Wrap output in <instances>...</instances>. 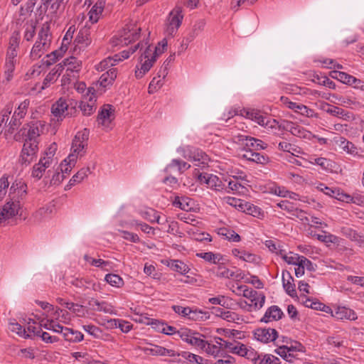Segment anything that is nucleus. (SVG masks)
I'll use <instances>...</instances> for the list:
<instances>
[{"mask_svg":"<svg viewBox=\"0 0 364 364\" xmlns=\"http://www.w3.org/2000/svg\"><path fill=\"white\" fill-rule=\"evenodd\" d=\"M40 326L41 328L43 327L44 328L50 331H53L55 333H60L62 331V325L57 323L55 320H41L40 321Z\"/></svg>","mask_w":364,"mask_h":364,"instance_id":"603ef678","label":"nucleus"},{"mask_svg":"<svg viewBox=\"0 0 364 364\" xmlns=\"http://www.w3.org/2000/svg\"><path fill=\"white\" fill-rule=\"evenodd\" d=\"M277 206L280 208L281 209L287 210L289 213L294 212V211L296 212L297 217H299V214H302L304 213L301 210H298V209L295 208L294 205L288 200H282L281 202L277 203ZM293 215H294V213ZM295 215H296V214H295Z\"/></svg>","mask_w":364,"mask_h":364,"instance_id":"e2e57ef3","label":"nucleus"},{"mask_svg":"<svg viewBox=\"0 0 364 364\" xmlns=\"http://www.w3.org/2000/svg\"><path fill=\"white\" fill-rule=\"evenodd\" d=\"M265 301V296L261 292L257 291V295H255L252 299L249 308L247 309V311H252L253 309L257 310L261 309Z\"/></svg>","mask_w":364,"mask_h":364,"instance_id":"a19ab883","label":"nucleus"},{"mask_svg":"<svg viewBox=\"0 0 364 364\" xmlns=\"http://www.w3.org/2000/svg\"><path fill=\"white\" fill-rule=\"evenodd\" d=\"M141 215L144 219L149 221L150 223H154V222H156L158 223H160L159 222L160 216L157 214V213L154 209L149 208L146 210L141 211Z\"/></svg>","mask_w":364,"mask_h":364,"instance_id":"680f3d73","label":"nucleus"},{"mask_svg":"<svg viewBox=\"0 0 364 364\" xmlns=\"http://www.w3.org/2000/svg\"><path fill=\"white\" fill-rule=\"evenodd\" d=\"M331 77L348 85H350L353 79V76L350 75L346 73L337 70H334L332 72Z\"/></svg>","mask_w":364,"mask_h":364,"instance_id":"bf43d9fd","label":"nucleus"},{"mask_svg":"<svg viewBox=\"0 0 364 364\" xmlns=\"http://www.w3.org/2000/svg\"><path fill=\"white\" fill-rule=\"evenodd\" d=\"M232 254L239 259L245 261L247 262L250 263H258L259 257L250 252H246L245 250H240L239 249H233L232 250Z\"/></svg>","mask_w":364,"mask_h":364,"instance_id":"f704fd0d","label":"nucleus"},{"mask_svg":"<svg viewBox=\"0 0 364 364\" xmlns=\"http://www.w3.org/2000/svg\"><path fill=\"white\" fill-rule=\"evenodd\" d=\"M309 162L311 164H316L321 166L324 170L331 169L332 167V162L331 160L323 157L314 158L311 157Z\"/></svg>","mask_w":364,"mask_h":364,"instance_id":"052dcab7","label":"nucleus"},{"mask_svg":"<svg viewBox=\"0 0 364 364\" xmlns=\"http://www.w3.org/2000/svg\"><path fill=\"white\" fill-rule=\"evenodd\" d=\"M281 102L289 109L294 110L295 112L306 117H316L317 114L314 109L309 108L306 105L289 100L287 97H281Z\"/></svg>","mask_w":364,"mask_h":364,"instance_id":"f8f14e48","label":"nucleus"},{"mask_svg":"<svg viewBox=\"0 0 364 364\" xmlns=\"http://www.w3.org/2000/svg\"><path fill=\"white\" fill-rule=\"evenodd\" d=\"M59 333L62 334L65 340L70 342H80L82 341L84 338L83 334L81 332L63 326L62 331H60Z\"/></svg>","mask_w":364,"mask_h":364,"instance_id":"b1692460","label":"nucleus"},{"mask_svg":"<svg viewBox=\"0 0 364 364\" xmlns=\"http://www.w3.org/2000/svg\"><path fill=\"white\" fill-rule=\"evenodd\" d=\"M190 167V164L182 160L173 159L171 162L166 166V171H168L170 168H177L179 172H183L184 171L188 170Z\"/></svg>","mask_w":364,"mask_h":364,"instance_id":"4d7b16f0","label":"nucleus"},{"mask_svg":"<svg viewBox=\"0 0 364 364\" xmlns=\"http://www.w3.org/2000/svg\"><path fill=\"white\" fill-rule=\"evenodd\" d=\"M75 31V28L74 26H70L67 31L62 43V46L60 48V51L66 50L68 48V45L70 44L73 37L74 32Z\"/></svg>","mask_w":364,"mask_h":364,"instance_id":"774afa93","label":"nucleus"},{"mask_svg":"<svg viewBox=\"0 0 364 364\" xmlns=\"http://www.w3.org/2000/svg\"><path fill=\"white\" fill-rule=\"evenodd\" d=\"M9 328L11 331L16 333L19 336L23 337L25 338H32V335L27 334L26 328H23L21 324L16 322L14 319L10 321L9 323Z\"/></svg>","mask_w":364,"mask_h":364,"instance_id":"a18cd8bd","label":"nucleus"},{"mask_svg":"<svg viewBox=\"0 0 364 364\" xmlns=\"http://www.w3.org/2000/svg\"><path fill=\"white\" fill-rule=\"evenodd\" d=\"M254 336L257 340L262 343H269L276 340L277 331L274 328H261L255 331Z\"/></svg>","mask_w":364,"mask_h":364,"instance_id":"6ab92c4d","label":"nucleus"},{"mask_svg":"<svg viewBox=\"0 0 364 364\" xmlns=\"http://www.w3.org/2000/svg\"><path fill=\"white\" fill-rule=\"evenodd\" d=\"M178 355H181L183 358L188 360L190 363H194L196 364H210L209 360L190 352H182L181 354H179Z\"/></svg>","mask_w":364,"mask_h":364,"instance_id":"09e8293b","label":"nucleus"},{"mask_svg":"<svg viewBox=\"0 0 364 364\" xmlns=\"http://www.w3.org/2000/svg\"><path fill=\"white\" fill-rule=\"evenodd\" d=\"M198 180L201 183H205L208 188L215 190L220 191L223 189V184L221 180L215 175L200 173L198 176Z\"/></svg>","mask_w":364,"mask_h":364,"instance_id":"a211bd4d","label":"nucleus"},{"mask_svg":"<svg viewBox=\"0 0 364 364\" xmlns=\"http://www.w3.org/2000/svg\"><path fill=\"white\" fill-rule=\"evenodd\" d=\"M23 40L28 42L31 41L36 33V23L33 21H27L23 26Z\"/></svg>","mask_w":364,"mask_h":364,"instance_id":"c03bdc74","label":"nucleus"},{"mask_svg":"<svg viewBox=\"0 0 364 364\" xmlns=\"http://www.w3.org/2000/svg\"><path fill=\"white\" fill-rule=\"evenodd\" d=\"M166 69V67L161 68L159 72V75L152 79L149 86V93H154L163 85V80L167 74Z\"/></svg>","mask_w":364,"mask_h":364,"instance_id":"2f4dec72","label":"nucleus"},{"mask_svg":"<svg viewBox=\"0 0 364 364\" xmlns=\"http://www.w3.org/2000/svg\"><path fill=\"white\" fill-rule=\"evenodd\" d=\"M89 134L90 131L87 129H84L76 134L73 141L71 153L61 162L58 168L62 174L70 173L75 167L77 159L85 155Z\"/></svg>","mask_w":364,"mask_h":364,"instance_id":"f257e3e1","label":"nucleus"},{"mask_svg":"<svg viewBox=\"0 0 364 364\" xmlns=\"http://www.w3.org/2000/svg\"><path fill=\"white\" fill-rule=\"evenodd\" d=\"M139 348L146 355L168 357H175L179 355V353L173 349H168L156 345L149 344V346H139Z\"/></svg>","mask_w":364,"mask_h":364,"instance_id":"ddd939ff","label":"nucleus"},{"mask_svg":"<svg viewBox=\"0 0 364 364\" xmlns=\"http://www.w3.org/2000/svg\"><path fill=\"white\" fill-rule=\"evenodd\" d=\"M173 204L185 211H188L192 208V200L188 198L176 197Z\"/></svg>","mask_w":364,"mask_h":364,"instance_id":"8fccbe9b","label":"nucleus"},{"mask_svg":"<svg viewBox=\"0 0 364 364\" xmlns=\"http://www.w3.org/2000/svg\"><path fill=\"white\" fill-rule=\"evenodd\" d=\"M184 17L181 6L176 5L169 12L165 22V34L167 36H174L181 26Z\"/></svg>","mask_w":364,"mask_h":364,"instance_id":"20e7f679","label":"nucleus"},{"mask_svg":"<svg viewBox=\"0 0 364 364\" xmlns=\"http://www.w3.org/2000/svg\"><path fill=\"white\" fill-rule=\"evenodd\" d=\"M156 60V56L153 55V49L148 46L141 56L140 68H137L135 70L136 77L141 78L150 70Z\"/></svg>","mask_w":364,"mask_h":364,"instance_id":"6e6552de","label":"nucleus"},{"mask_svg":"<svg viewBox=\"0 0 364 364\" xmlns=\"http://www.w3.org/2000/svg\"><path fill=\"white\" fill-rule=\"evenodd\" d=\"M43 124L41 122H36L26 125V127H23L21 131L22 134L26 136V139L29 141L34 140L36 137L43 131Z\"/></svg>","mask_w":364,"mask_h":364,"instance_id":"f3484780","label":"nucleus"},{"mask_svg":"<svg viewBox=\"0 0 364 364\" xmlns=\"http://www.w3.org/2000/svg\"><path fill=\"white\" fill-rule=\"evenodd\" d=\"M316 188L325 193L327 196H329L332 198H334L338 200L343 201V200H348L349 197L348 196V194L344 193L343 191H341L339 188H332L330 187L326 186L323 183H319Z\"/></svg>","mask_w":364,"mask_h":364,"instance_id":"4be33fe9","label":"nucleus"},{"mask_svg":"<svg viewBox=\"0 0 364 364\" xmlns=\"http://www.w3.org/2000/svg\"><path fill=\"white\" fill-rule=\"evenodd\" d=\"M198 257L202 258L211 264H220L225 260L224 257L219 253L212 252L196 253Z\"/></svg>","mask_w":364,"mask_h":364,"instance_id":"4c0bfd02","label":"nucleus"},{"mask_svg":"<svg viewBox=\"0 0 364 364\" xmlns=\"http://www.w3.org/2000/svg\"><path fill=\"white\" fill-rule=\"evenodd\" d=\"M70 283L80 290L93 289L97 291V284L90 279L75 278Z\"/></svg>","mask_w":364,"mask_h":364,"instance_id":"72a5a7b5","label":"nucleus"},{"mask_svg":"<svg viewBox=\"0 0 364 364\" xmlns=\"http://www.w3.org/2000/svg\"><path fill=\"white\" fill-rule=\"evenodd\" d=\"M326 112L332 116L338 117L341 119H347L350 118V113L346 112L341 108L335 106H328Z\"/></svg>","mask_w":364,"mask_h":364,"instance_id":"3c124183","label":"nucleus"},{"mask_svg":"<svg viewBox=\"0 0 364 364\" xmlns=\"http://www.w3.org/2000/svg\"><path fill=\"white\" fill-rule=\"evenodd\" d=\"M51 20L46 21L39 27L35 43L31 48L30 57L33 60H37L50 50L53 41V35L50 31Z\"/></svg>","mask_w":364,"mask_h":364,"instance_id":"7ed1b4c3","label":"nucleus"},{"mask_svg":"<svg viewBox=\"0 0 364 364\" xmlns=\"http://www.w3.org/2000/svg\"><path fill=\"white\" fill-rule=\"evenodd\" d=\"M222 348L223 347L220 344V340L216 341V344L208 343L204 340V345L199 347V349L203 350L208 355L214 358L218 357L220 355Z\"/></svg>","mask_w":364,"mask_h":364,"instance_id":"7c9ffc66","label":"nucleus"},{"mask_svg":"<svg viewBox=\"0 0 364 364\" xmlns=\"http://www.w3.org/2000/svg\"><path fill=\"white\" fill-rule=\"evenodd\" d=\"M283 316V311L277 306H272L267 309L264 316L261 318V321L269 323L277 321Z\"/></svg>","mask_w":364,"mask_h":364,"instance_id":"393cba45","label":"nucleus"},{"mask_svg":"<svg viewBox=\"0 0 364 364\" xmlns=\"http://www.w3.org/2000/svg\"><path fill=\"white\" fill-rule=\"evenodd\" d=\"M114 119V109L110 105H103L97 115V122L104 129L112 128V122Z\"/></svg>","mask_w":364,"mask_h":364,"instance_id":"9b49d317","label":"nucleus"},{"mask_svg":"<svg viewBox=\"0 0 364 364\" xmlns=\"http://www.w3.org/2000/svg\"><path fill=\"white\" fill-rule=\"evenodd\" d=\"M25 140L26 141L22 149L21 156L25 162L29 163L37 152L38 145L35 140L33 141L27 140V139Z\"/></svg>","mask_w":364,"mask_h":364,"instance_id":"412c9836","label":"nucleus"},{"mask_svg":"<svg viewBox=\"0 0 364 364\" xmlns=\"http://www.w3.org/2000/svg\"><path fill=\"white\" fill-rule=\"evenodd\" d=\"M105 280L110 285L116 287H120L123 285V279L117 274H108L105 276Z\"/></svg>","mask_w":364,"mask_h":364,"instance_id":"338daca9","label":"nucleus"},{"mask_svg":"<svg viewBox=\"0 0 364 364\" xmlns=\"http://www.w3.org/2000/svg\"><path fill=\"white\" fill-rule=\"evenodd\" d=\"M282 284L286 292L291 296L296 294L294 278L288 271L282 272Z\"/></svg>","mask_w":364,"mask_h":364,"instance_id":"c756f323","label":"nucleus"},{"mask_svg":"<svg viewBox=\"0 0 364 364\" xmlns=\"http://www.w3.org/2000/svg\"><path fill=\"white\" fill-rule=\"evenodd\" d=\"M95 92V90L94 87H88L87 93L84 95L80 102L79 107L85 116H90L97 109Z\"/></svg>","mask_w":364,"mask_h":364,"instance_id":"9d476101","label":"nucleus"},{"mask_svg":"<svg viewBox=\"0 0 364 364\" xmlns=\"http://www.w3.org/2000/svg\"><path fill=\"white\" fill-rule=\"evenodd\" d=\"M218 340H220V344L224 349H226L229 353L237 355L239 356H243L244 353H247L245 350L247 346L236 341H228L223 340L220 338H218Z\"/></svg>","mask_w":364,"mask_h":364,"instance_id":"2eb2a0df","label":"nucleus"},{"mask_svg":"<svg viewBox=\"0 0 364 364\" xmlns=\"http://www.w3.org/2000/svg\"><path fill=\"white\" fill-rule=\"evenodd\" d=\"M119 61H122V58H119V55H115L113 57H107L97 64L95 68L99 72H103L105 70H109V69H112V67Z\"/></svg>","mask_w":364,"mask_h":364,"instance_id":"cd10ccee","label":"nucleus"},{"mask_svg":"<svg viewBox=\"0 0 364 364\" xmlns=\"http://www.w3.org/2000/svg\"><path fill=\"white\" fill-rule=\"evenodd\" d=\"M27 334H31L32 338L36 337L38 334L41 333V328L40 326V323L37 324L36 322L33 321L32 319H29L27 324Z\"/></svg>","mask_w":364,"mask_h":364,"instance_id":"69168bd1","label":"nucleus"},{"mask_svg":"<svg viewBox=\"0 0 364 364\" xmlns=\"http://www.w3.org/2000/svg\"><path fill=\"white\" fill-rule=\"evenodd\" d=\"M183 156L195 162V166H199L200 164H207L208 156L199 149L189 151L188 154H185Z\"/></svg>","mask_w":364,"mask_h":364,"instance_id":"5701e85b","label":"nucleus"},{"mask_svg":"<svg viewBox=\"0 0 364 364\" xmlns=\"http://www.w3.org/2000/svg\"><path fill=\"white\" fill-rule=\"evenodd\" d=\"M209 318V314L208 312L198 310L197 309H190V313L188 314V319L191 321H205Z\"/></svg>","mask_w":364,"mask_h":364,"instance_id":"49530a36","label":"nucleus"},{"mask_svg":"<svg viewBox=\"0 0 364 364\" xmlns=\"http://www.w3.org/2000/svg\"><path fill=\"white\" fill-rule=\"evenodd\" d=\"M30 105V100H25L21 102L14 110L11 120L9 122V132L13 133L22 124V119L27 114Z\"/></svg>","mask_w":364,"mask_h":364,"instance_id":"423d86ee","label":"nucleus"},{"mask_svg":"<svg viewBox=\"0 0 364 364\" xmlns=\"http://www.w3.org/2000/svg\"><path fill=\"white\" fill-rule=\"evenodd\" d=\"M64 65L66 72L77 73L81 69L82 63L76 58L70 57L64 60Z\"/></svg>","mask_w":364,"mask_h":364,"instance_id":"37998d69","label":"nucleus"},{"mask_svg":"<svg viewBox=\"0 0 364 364\" xmlns=\"http://www.w3.org/2000/svg\"><path fill=\"white\" fill-rule=\"evenodd\" d=\"M218 233V235L225 237V239L228 240L229 241L240 242L241 240L240 236L237 233H236L234 230L226 228H219Z\"/></svg>","mask_w":364,"mask_h":364,"instance_id":"de8ad7c7","label":"nucleus"},{"mask_svg":"<svg viewBox=\"0 0 364 364\" xmlns=\"http://www.w3.org/2000/svg\"><path fill=\"white\" fill-rule=\"evenodd\" d=\"M278 149L290 153L292 156H298L303 153L301 148L287 141H280L278 144Z\"/></svg>","mask_w":364,"mask_h":364,"instance_id":"58836bf2","label":"nucleus"},{"mask_svg":"<svg viewBox=\"0 0 364 364\" xmlns=\"http://www.w3.org/2000/svg\"><path fill=\"white\" fill-rule=\"evenodd\" d=\"M292 135L308 140H311L314 137V135L311 132L297 124H296L294 130L292 132Z\"/></svg>","mask_w":364,"mask_h":364,"instance_id":"864d4df0","label":"nucleus"},{"mask_svg":"<svg viewBox=\"0 0 364 364\" xmlns=\"http://www.w3.org/2000/svg\"><path fill=\"white\" fill-rule=\"evenodd\" d=\"M279 255L289 264L296 265L299 262L301 256L291 252L285 253L284 250H279Z\"/></svg>","mask_w":364,"mask_h":364,"instance_id":"6e6d98bb","label":"nucleus"},{"mask_svg":"<svg viewBox=\"0 0 364 364\" xmlns=\"http://www.w3.org/2000/svg\"><path fill=\"white\" fill-rule=\"evenodd\" d=\"M26 194V185L23 181H15L9 189V200L0 208V224L18 215L21 204L18 200Z\"/></svg>","mask_w":364,"mask_h":364,"instance_id":"f03ea898","label":"nucleus"},{"mask_svg":"<svg viewBox=\"0 0 364 364\" xmlns=\"http://www.w3.org/2000/svg\"><path fill=\"white\" fill-rule=\"evenodd\" d=\"M70 100L67 97H60L57 100L51 107V112L58 120L62 119L68 113V107L71 105Z\"/></svg>","mask_w":364,"mask_h":364,"instance_id":"4468645a","label":"nucleus"},{"mask_svg":"<svg viewBox=\"0 0 364 364\" xmlns=\"http://www.w3.org/2000/svg\"><path fill=\"white\" fill-rule=\"evenodd\" d=\"M89 305L91 306L92 310L97 311H102L106 314H113V306L106 301H99L96 299H92L89 301Z\"/></svg>","mask_w":364,"mask_h":364,"instance_id":"473e14b6","label":"nucleus"},{"mask_svg":"<svg viewBox=\"0 0 364 364\" xmlns=\"http://www.w3.org/2000/svg\"><path fill=\"white\" fill-rule=\"evenodd\" d=\"M91 173L90 168L89 167L82 168L75 173L72 178L69 181L68 184L66 186L65 189L70 188V187L75 186L77 183L82 182L89 174Z\"/></svg>","mask_w":364,"mask_h":364,"instance_id":"e433bc0d","label":"nucleus"},{"mask_svg":"<svg viewBox=\"0 0 364 364\" xmlns=\"http://www.w3.org/2000/svg\"><path fill=\"white\" fill-rule=\"evenodd\" d=\"M117 69H109L100 76L98 80V84L102 88H106L107 87L112 85L114 80L117 78Z\"/></svg>","mask_w":364,"mask_h":364,"instance_id":"c85d7f7f","label":"nucleus"},{"mask_svg":"<svg viewBox=\"0 0 364 364\" xmlns=\"http://www.w3.org/2000/svg\"><path fill=\"white\" fill-rule=\"evenodd\" d=\"M231 134L232 141L242 146L244 148V150L255 151V138L241 134H237L234 129L232 130Z\"/></svg>","mask_w":364,"mask_h":364,"instance_id":"dca6fc26","label":"nucleus"},{"mask_svg":"<svg viewBox=\"0 0 364 364\" xmlns=\"http://www.w3.org/2000/svg\"><path fill=\"white\" fill-rule=\"evenodd\" d=\"M331 316L338 320L355 321L358 316L356 313L351 309L345 306H338L333 311H331Z\"/></svg>","mask_w":364,"mask_h":364,"instance_id":"aec40b11","label":"nucleus"},{"mask_svg":"<svg viewBox=\"0 0 364 364\" xmlns=\"http://www.w3.org/2000/svg\"><path fill=\"white\" fill-rule=\"evenodd\" d=\"M75 41L82 47L87 46L91 43L90 31L85 26L78 32Z\"/></svg>","mask_w":364,"mask_h":364,"instance_id":"c9c22d12","label":"nucleus"},{"mask_svg":"<svg viewBox=\"0 0 364 364\" xmlns=\"http://www.w3.org/2000/svg\"><path fill=\"white\" fill-rule=\"evenodd\" d=\"M58 146L55 143H52L45 151L43 156H41L43 159L48 161L50 164H53L57 163L54 156L56 153Z\"/></svg>","mask_w":364,"mask_h":364,"instance_id":"5fc2aeb1","label":"nucleus"},{"mask_svg":"<svg viewBox=\"0 0 364 364\" xmlns=\"http://www.w3.org/2000/svg\"><path fill=\"white\" fill-rule=\"evenodd\" d=\"M69 0H46V4L50 7L53 13H56L58 10L63 7Z\"/></svg>","mask_w":364,"mask_h":364,"instance_id":"0e129e2a","label":"nucleus"},{"mask_svg":"<svg viewBox=\"0 0 364 364\" xmlns=\"http://www.w3.org/2000/svg\"><path fill=\"white\" fill-rule=\"evenodd\" d=\"M141 27L135 22H129L123 28L118 38L119 43L128 45L129 43L139 39Z\"/></svg>","mask_w":364,"mask_h":364,"instance_id":"39448f33","label":"nucleus"},{"mask_svg":"<svg viewBox=\"0 0 364 364\" xmlns=\"http://www.w3.org/2000/svg\"><path fill=\"white\" fill-rule=\"evenodd\" d=\"M177 335L182 341L196 348L204 345V339L202 338L203 336L189 328H181Z\"/></svg>","mask_w":364,"mask_h":364,"instance_id":"1a4fd4ad","label":"nucleus"},{"mask_svg":"<svg viewBox=\"0 0 364 364\" xmlns=\"http://www.w3.org/2000/svg\"><path fill=\"white\" fill-rule=\"evenodd\" d=\"M16 63L10 62H5L4 65V74H3V84H7L14 77Z\"/></svg>","mask_w":364,"mask_h":364,"instance_id":"79ce46f5","label":"nucleus"},{"mask_svg":"<svg viewBox=\"0 0 364 364\" xmlns=\"http://www.w3.org/2000/svg\"><path fill=\"white\" fill-rule=\"evenodd\" d=\"M240 114L264 127L274 128L277 124L276 120H272L269 117L263 115L259 111L256 109H244L242 112L241 111Z\"/></svg>","mask_w":364,"mask_h":364,"instance_id":"0eeeda50","label":"nucleus"},{"mask_svg":"<svg viewBox=\"0 0 364 364\" xmlns=\"http://www.w3.org/2000/svg\"><path fill=\"white\" fill-rule=\"evenodd\" d=\"M65 307L71 311L76 316L83 317L85 315V309L83 306L77 304L65 303Z\"/></svg>","mask_w":364,"mask_h":364,"instance_id":"13d9d810","label":"nucleus"},{"mask_svg":"<svg viewBox=\"0 0 364 364\" xmlns=\"http://www.w3.org/2000/svg\"><path fill=\"white\" fill-rule=\"evenodd\" d=\"M166 265L172 270L181 274H186L190 271L188 266L181 260L171 259L167 261Z\"/></svg>","mask_w":364,"mask_h":364,"instance_id":"ea45409f","label":"nucleus"},{"mask_svg":"<svg viewBox=\"0 0 364 364\" xmlns=\"http://www.w3.org/2000/svg\"><path fill=\"white\" fill-rule=\"evenodd\" d=\"M53 164L41 157L38 163L36 164L32 169L31 176L37 180L41 179L46 172V170Z\"/></svg>","mask_w":364,"mask_h":364,"instance_id":"a878e982","label":"nucleus"},{"mask_svg":"<svg viewBox=\"0 0 364 364\" xmlns=\"http://www.w3.org/2000/svg\"><path fill=\"white\" fill-rule=\"evenodd\" d=\"M105 6L104 0H98L89 11V21L95 23L98 21Z\"/></svg>","mask_w":364,"mask_h":364,"instance_id":"bb28decb","label":"nucleus"}]
</instances>
